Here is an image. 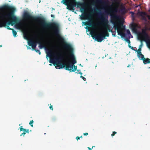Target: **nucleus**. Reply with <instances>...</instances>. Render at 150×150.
I'll list each match as a JSON object with an SVG mask.
<instances>
[{"label": "nucleus", "instance_id": "nucleus-11", "mask_svg": "<svg viewBox=\"0 0 150 150\" xmlns=\"http://www.w3.org/2000/svg\"><path fill=\"white\" fill-rule=\"evenodd\" d=\"M37 40L36 41H34L33 40H31L28 41V45L30 46H31L33 50H35L37 45Z\"/></svg>", "mask_w": 150, "mask_h": 150}, {"label": "nucleus", "instance_id": "nucleus-22", "mask_svg": "<svg viewBox=\"0 0 150 150\" xmlns=\"http://www.w3.org/2000/svg\"><path fill=\"white\" fill-rule=\"evenodd\" d=\"M137 56L141 60L143 59V58H144V56L143 54H142V53L140 54H138Z\"/></svg>", "mask_w": 150, "mask_h": 150}, {"label": "nucleus", "instance_id": "nucleus-18", "mask_svg": "<svg viewBox=\"0 0 150 150\" xmlns=\"http://www.w3.org/2000/svg\"><path fill=\"white\" fill-rule=\"evenodd\" d=\"M120 10L123 14H125L126 13V8L124 6H122L120 8Z\"/></svg>", "mask_w": 150, "mask_h": 150}, {"label": "nucleus", "instance_id": "nucleus-3", "mask_svg": "<svg viewBox=\"0 0 150 150\" xmlns=\"http://www.w3.org/2000/svg\"><path fill=\"white\" fill-rule=\"evenodd\" d=\"M117 12V8L110 11V21L113 25L114 29L117 30L118 35H120L122 38H124L125 36V34L124 32L125 30V26L121 23L120 26H119L118 21L119 19V17L116 13Z\"/></svg>", "mask_w": 150, "mask_h": 150}, {"label": "nucleus", "instance_id": "nucleus-8", "mask_svg": "<svg viewBox=\"0 0 150 150\" xmlns=\"http://www.w3.org/2000/svg\"><path fill=\"white\" fill-rule=\"evenodd\" d=\"M92 37L93 39H94L95 40L98 42H101L105 39L104 36L102 33H98Z\"/></svg>", "mask_w": 150, "mask_h": 150}, {"label": "nucleus", "instance_id": "nucleus-36", "mask_svg": "<svg viewBox=\"0 0 150 150\" xmlns=\"http://www.w3.org/2000/svg\"><path fill=\"white\" fill-rule=\"evenodd\" d=\"M80 77L82 78L83 79L84 81H86V78H85V77H83V76H81Z\"/></svg>", "mask_w": 150, "mask_h": 150}, {"label": "nucleus", "instance_id": "nucleus-27", "mask_svg": "<svg viewBox=\"0 0 150 150\" xmlns=\"http://www.w3.org/2000/svg\"><path fill=\"white\" fill-rule=\"evenodd\" d=\"M63 1H64V4L66 6H68V4L69 3L70 1H65V0H63Z\"/></svg>", "mask_w": 150, "mask_h": 150}, {"label": "nucleus", "instance_id": "nucleus-37", "mask_svg": "<svg viewBox=\"0 0 150 150\" xmlns=\"http://www.w3.org/2000/svg\"><path fill=\"white\" fill-rule=\"evenodd\" d=\"M128 46L129 48H131L132 50H135V49H134L133 47L129 45H128Z\"/></svg>", "mask_w": 150, "mask_h": 150}, {"label": "nucleus", "instance_id": "nucleus-19", "mask_svg": "<svg viewBox=\"0 0 150 150\" xmlns=\"http://www.w3.org/2000/svg\"><path fill=\"white\" fill-rule=\"evenodd\" d=\"M20 131H25L27 133H29V129H24L23 128V126H21L20 127Z\"/></svg>", "mask_w": 150, "mask_h": 150}, {"label": "nucleus", "instance_id": "nucleus-15", "mask_svg": "<svg viewBox=\"0 0 150 150\" xmlns=\"http://www.w3.org/2000/svg\"><path fill=\"white\" fill-rule=\"evenodd\" d=\"M139 15L142 18V19L146 21H147L146 16V13L144 12H141L139 13Z\"/></svg>", "mask_w": 150, "mask_h": 150}, {"label": "nucleus", "instance_id": "nucleus-2", "mask_svg": "<svg viewBox=\"0 0 150 150\" xmlns=\"http://www.w3.org/2000/svg\"><path fill=\"white\" fill-rule=\"evenodd\" d=\"M13 11L11 10L12 11L8 13L3 12L4 11H0V27L7 26L6 22L1 23V21H5L9 20L7 23L8 25H11L12 26L16 24L15 26L17 28L20 29L22 28V24L19 22L18 18L14 15L13 11L14 10L13 7Z\"/></svg>", "mask_w": 150, "mask_h": 150}, {"label": "nucleus", "instance_id": "nucleus-47", "mask_svg": "<svg viewBox=\"0 0 150 150\" xmlns=\"http://www.w3.org/2000/svg\"><path fill=\"white\" fill-rule=\"evenodd\" d=\"M95 147V146H92V147L91 148L92 149H93V148L94 147Z\"/></svg>", "mask_w": 150, "mask_h": 150}, {"label": "nucleus", "instance_id": "nucleus-21", "mask_svg": "<svg viewBox=\"0 0 150 150\" xmlns=\"http://www.w3.org/2000/svg\"><path fill=\"white\" fill-rule=\"evenodd\" d=\"M52 51L48 50V52H47V56H48L50 58L51 56L52 53Z\"/></svg>", "mask_w": 150, "mask_h": 150}, {"label": "nucleus", "instance_id": "nucleus-29", "mask_svg": "<svg viewBox=\"0 0 150 150\" xmlns=\"http://www.w3.org/2000/svg\"><path fill=\"white\" fill-rule=\"evenodd\" d=\"M23 35L24 38L25 39H28V34L27 33H24Z\"/></svg>", "mask_w": 150, "mask_h": 150}, {"label": "nucleus", "instance_id": "nucleus-32", "mask_svg": "<svg viewBox=\"0 0 150 150\" xmlns=\"http://www.w3.org/2000/svg\"><path fill=\"white\" fill-rule=\"evenodd\" d=\"M125 40L128 42L129 45L130 44V41L129 39H125Z\"/></svg>", "mask_w": 150, "mask_h": 150}, {"label": "nucleus", "instance_id": "nucleus-38", "mask_svg": "<svg viewBox=\"0 0 150 150\" xmlns=\"http://www.w3.org/2000/svg\"><path fill=\"white\" fill-rule=\"evenodd\" d=\"M7 28L8 29L10 30H13V28H11L9 27V26L8 25L7 26Z\"/></svg>", "mask_w": 150, "mask_h": 150}, {"label": "nucleus", "instance_id": "nucleus-31", "mask_svg": "<svg viewBox=\"0 0 150 150\" xmlns=\"http://www.w3.org/2000/svg\"><path fill=\"white\" fill-rule=\"evenodd\" d=\"M126 32H127V34L128 35H131L130 32V31H129V30H128V29L127 30H126Z\"/></svg>", "mask_w": 150, "mask_h": 150}, {"label": "nucleus", "instance_id": "nucleus-33", "mask_svg": "<svg viewBox=\"0 0 150 150\" xmlns=\"http://www.w3.org/2000/svg\"><path fill=\"white\" fill-rule=\"evenodd\" d=\"M117 133V132L115 131L113 132L111 134V136H114L115 134Z\"/></svg>", "mask_w": 150, "mask_h": 150}, {"label": "nucleus", "instance_id": "nucleus-49", "mask_svg": "<svg viewBox=\"0 0 150 150\" xmlns=\"http://www.w3.org/2000/svg\"><path fill=\"white\" fill-rule=\"evenodd\" d=\"M80 71V70H77V71Z\"/></svg>", "mask_w": 150, "mask_h": 150}, {"label": "nucleus", "instance_id": "nucleus-13", "mask_svg": "<svg viewBox=\"0 0 150 150\" xmlns=\"http://www.w3.org/2000/svg\"><path fill=\"white\" fill-rule=\"evenodd\" d=\"M137 25L132 23L131 25V27L132 29V31L134 33H137Z\"/></svg>", "mask_w": 150, "mask_h": 150}, {"label": "nucleus", "instance_id": "nucleus-24", "mask_svg": "<svg viewBox=\"0 0 150 150\" xmlns=\"http://www.w3.org/2000/svg\"><path fill=\"white\" fill-rule=\"evenodd\" d=\"M102 2V0H96V1H93V3L94 4L96 3H101Z\"/></svg>", "mask_w": 150, "mask_h": 150}, {"label": "nucleus", "instance_id": "nucleus-46", "mask_svg": "<svg viewBox=\"0 0 150 150\" xmlns=\"http://www.w3.org/2000/svg\"><path fill=\"white\" fill-rule=\"evenodd\" d=\"M113 1H117L118 0H113Z\"/></svg>", "mask_w": 150, "mask_h": 150}, {"label": "nucleus", "instance_id": "nucleus-6", "mask_svg": "<svg viewBox=\"0 0 150 150\" xmlns=\"http://www.w3.org/2000/svg\"><path fill=\"white\" fill-rule=\"evenodd\" d=\"M76 5L77 6V7H80V11L83 13L86 11V6H88V4L86 3L74 1L73 4H71L68 6L67 8L71 10L73 8L74 6H75Z\"/></svg>", "mask_w": 150, "mask_h": 150}, {"label": "nucleus", "instance_id": "nucleus-5", "mask_svg": "<svg viewBox=\"0 0 150 150\" xmlns=\"http://www.w3.org/2000/svg\"><path fill=\"white\" fill-rule=\"evenodd\" d=\"M100 24L104 28V31L102 33H103L105 39L106 36H109V34L108 32H112V31L110 29L108 15L103 14L100 17Z\"/></svg>", "mask_w": 150, "mask_h": 150}, {"label": "nucleus", "instance_id": "nucleus-45", "mask_svg": "<svg viewBox=\"0 0 150 150\" xmlns=\"http://www.w3.org/2000/svg\"><path fill=\"white\" fill-rule=\"evenodd\" d=\"M79 137H80V138H82L83 137L82 136H81Z\"/></svg>", "mask_w": 150, "mask_h": 150}, {"label": "nucleus", "instance_id": "nucleus-26", "mask_svg": "<svg viewBox=\"0 0 150 150\" xmlns=\"http://www.w3.org/2000/svg\"><path fill=\"white\" fill-rule=\"evenodd\" d=\"M12 30V32H13V36L14 37H16V35H17L16 32V31H15L13 29Z\"/></svg>", "mask_w": 150, "mask_h": 150}, {"label": "nucleus", "instance_id": "nucleus-50", "mask_svg": "<svg viewBox=\"0 0 150 150\" xmlns=\"http://www.w3.org/2000/svg\"><path fill=\"white\" fill-rule=\"evenodd\" d=\"M2 45H0V47H2Z\"/></svg>", "mask_w": 150, "mask_h": 150}, {"label": "nucleus", "instance_id": "nucleus-52", "mask_svg": "<svg viewBox=\"0 0 150 150\" xmlns=\"http://www.w3.org/2000/svg\"><path fill=\"white\" fill-rule=\"evenodd\" d=\"M149 44H150V42H149Z\"/></svg>", "mask_w": 150, "mask_h": 150}, {"label": "nucleus", "instance_id": "nucleus-17", "mask_svg": "<svg viewBox=\"0 0 150 150\" xmlns=\"http://www.w3.org/2000/svg\"><path fill=\"white\" fill-rule=\"evenodd\" d=\"M142 60L143 61V63L144 64L150 63V59L148 58H144Z\"/></svg>", "mask_w": 150, "mask_h": 150}, {"label": "nucleus", "instance_id": "nucleus-14", "mask_svg": "<svg viewBox=\"0 0 150 150\" xmlns=\"http://www.w3.org/2000/svg\"><path fill=\"white\" fill-rule=\"evenodd\" d=\"M42 38L37 39V42L39 44V47L40 48H42L44 47V44L42 42Z\"/></svg>", "mask_w": 150, "mask_h": 150}, {"label": "nucleus", "instance_id": "nucleus-20", "mask_svg": "<svg viewBox=\"0 0 150 150\" xmlns=\"http://www.w3.org/2000/svg\"><path fill=\"white\" fill-rule=\"evenodd\" d=\"M74 64L72 68H69V69H71V70L72 71L74 72L77 70V66H75Z\"/></svg>", "mask_w": 150, "mask_h": 150}, {"label": "nucleus", "instance_id": "nucleus-1", "mask_svg": "<svg viewBox=\"0 0 150 150\" xmlns=\"http://www.w3.org/2000/svg\"><path fill=\"white\" fill-rule=\"evenodd\" d=\"M23 17L26 20H31L39 22L44 29L51 28L53 30L54 34L58 38L63 44L64 48L68 52V57L67 56L66 57V59L68 60V62L64 64L62 63L60 61L62 59V58L61 57L56 58V62L54 63L56 65L55 67L57 69H63L65 67V69L66 70L71 71V69L69 68H72L73 64H75L77 62L74 54L73 49L72 45L67 43L59 34V25L55 22H48L43 17L40 16H35L27 12L24 13Z\"/></svg>", "mask_w": 150, "mask_h": 150}, {"label": "nucleus", "instance_id": "nucleus-30", "mask_svg": "<svg viewBox=\"0 0 150 150\" xmlns=\"http://www.w3.org/2000/svg\"><path fill=\"white\" fill-rule=\"evenodd\" d=\"M35 50L36 52L38 53L40 55L41 54V52L39 50L36 49H35Z\"/></svg>", "mask_w": 150, "mask_h": 150}, {"label": "nucleus", "instance_id": "nucleus-4", "mask_svg": "<svg viewBox=\"0 0 150 150\" xmlns=\"http://www.w3.org/2000/svg\"><path fill=\"white\" fill-rule=\"evenodd\" d=\"M100 24L104 28V31L102 33H103L105 39L106 36H109V34L108 32H112V31L110 29L108 15L103 14L100 17Z\"/></svg>", "mask_w": 150, "mask_h": 150}, {"label": "nucleus", "instance_id": "nucleus-28", "mask_svg": "<svg viewBox=\"0 0 150 150\" xmlns=\"http://www.w3.org/2000/svg\"><path fill=\"white\" fill-rule=\"evenodd\" d=\"M34 121L33 120H32L30 121V122H29V124L30 125L31 127H33V123Z\"/></svg>", "mask_w": 150, "mask_h": 150}, {"label": "nucleus", "instance_id": "nucleus-42", "mask_svg": "<svg viewBox=\"0 0 150 150\" xmlns=\"http://www.w3.org/2000/svg\"><path fill=\"white\" fill-rule=\"evenodd\" d=\"M88 149L89 150H92V148H90L89 147H88Z\"/></svg>", "mask_w": 150, "mask_h": 150}, {"label": "nucleus", "instance_id": "nucleus-12", "mask_svg": "<svg viewBox=\"0 0 150 150\" xmlns=\"http://www.w3.org/2000/svg\"><path fill=\"white\" fill-rule=\"evenodd\" d=\"M85 24L87 26L91 27L93 28H95V25L93 23L92 20H90L88 22H85Z\"/></svg>", "mask_w": 150, "mask_h": 150}, {"label": "nucleus", "instance_id": "nucleus-51", "mask_svg": "<svg viewBox=\"0 0 150 150\" xmlns=\"http://www.w3.org/2000/svg\"><path fill=\"white\" fill-rule=\"evenodd\" d=\"M132 14H133V12H132Z\"/></svg>", "mask_w": 150, "mask_h": 150}, {"label": "nucleus", "instance_id": "nucleus-44", "mask_svg": "<svg viewBox=\"0 0 150 150\" xmlns=\"http://www.w3.org/2000/svg\"><path fill=\"white\" fill-rule=\"evenodd\" d=\"M51 17H54V15H52V14H51Z\"/></svg>", "mask_w": 150, "mask_h": 150}, {"label": "nucleus", "instance_id": "nucleus-25", "mask_svg": "<svg viewBox=\"0 0 150 150\" xmlns=\"http://www.w3.org/2000/svg\"><path fill=\"white\" fill-rule=\"evenodd\" d=\"M134 51H136L137 52V54H140L141 53V49H140V48H139V49L137 50H134Z\"/></svg>", "mask_w": 150, "mask_h": 150}, {"label": "nucleus", "instance_id": "nucleus-39", "mask_svg": "<svg viewBox=\"0 0 150 150\" xmlns=\"http://www.w3.org/2000/svg\"><path fill=\"white\" fill-rule=\"evenodd\" d=\"M50 109L52 110H53V107H52V105H50Z\"/></svg>", "mask_w": 150, "mask_h": 150}, {"label": "nucleus", "instance_id": "nucleus-16", "mask_svg": "<svg viewBox=\"0 0 150 150\" xmlns=\"http://www.w3.org/2000/svg\"><path fill=\"white\" fill-rule=\"evenodd\" d=\"M141 42V44L140 45L139 47V48H140V49H141L143 45V43L142 42L143 41H144L145 42H146L147 43V45L149 46H150V45L149 44V42H150V41H149V42H147V41L146 40H141V39H138Z\"/></svg>", "mask_w": 150, "mask_h": 150}, {"label": "nucleus", "instance_id": "nucleus-7", "mask_svg": "<svg viewBox=\"0 0 150 150\" xmlns=\"http://www.w3.org/2000/svg\"><path fill=\"white\" fill-rule=\"evenodd\" d=\"M138 39L145 40L149 41V37L145 30H142V33H140L137 35Z\"/></svg>", "mask_w": 150, "mask_h": 150}, {"label": "nucleus", "instance_id": "nucleus-40", "mask_svg": "<svg viewBox=\"0 0 150 150\" xmlns=\"http://www.w3.org/2000/svg\"><path fill=\"white\" fill-rule=\"evenodd\" d=\"M88 134V133L87 132L84 133H83V135L84 136H87Z\"/></svg>", "mask_w": 150, "mask_h": 150}, {"label": "nucleus", "instance_id": "nucleus-23", "mask_svg": "<svg viewBox=\"0 0 150 150\" xmlns=\"http://www.w3.org/2000/svg\"><path fill=\"white\" fill-rule=\"evenodd\" d=\"M58 57H56L54 59H50V62L51 63L53 64L54 65H56L55 64H54L55 62H56V60H55L56 58H58Z\"/></svg>", "mask_w": 150, "mask_h": 150}, {"label": "nucleus", "instance_id": "nucleus-9", "mask_svg": "<svg viewBox=\"0 0 150 150\" xmlns=\"http://www.w3.org/2000/svg\"><path fill=\"white\" fill-rule=\"evenodd\" d=\"M13 10V7L8 4H5L0 7V11L11 10Z\"/></svg>", "mask_w": 150, "mask_h": 150}, {"label": "nucleus", "instance_id": "nucleus-43", "mask_svg": "<svg viewBox=\"0 0 150 150\" xmlns=\"http://www.w3.org/2000/svg\"><path fill=\"white\" fill-rule=\"evenodd\" d=\"M77 74H79L81 75H82V73L81 72H79V73H77Z\"/></svg>", "mask_w": 150, "mask_h": 150}, {"label": "nucleus", "instance_id": "nucleus-35", "mask_svg": "<svg viewBox=\"0 0 150 150\" xmlns=\"http://www.w3.org/2000/svg\"><path fill=\"white\" fill-rule=\"evenodd\" d=\"M149 12H150V8L149 9ZM146 16L148 18V19H149V20H150V15H146Z\"/></svg>", "mask_w": 150, "mask_h": 150}, {"label": "nucleus", "instance_id": "nucleus-34", "mask_svg": "<svg viewBox=\"0 0 150 150\" xmlns=\"http://www.w3.org/2000/svg\"><path fill=\"white\" fill-rule=\"evenodd\" d=\"M24 132L21 134L20 135V136L23 135V137L25 136V134H26V132L25 131H23Z\"/></svg>", "mask_w": 150, "mask_h": 150}, {"label": "nucleus", "instance_id": "nucleus-10", "mask_svg": "<svg viewBox=\"0 0 150 150\" xmlns=\"http://www.w3.org/2000/svg\"><path fill=\"white\" fill-rule=\"evenodd\" d=\"M84 12L83 14L81 16V20L88 19L90 20L91 18V16L90 14H88L86 12Z\"/></svg>", "mask_w": 150, "mask_h": 150}, {"label": "nucleus", "instance_id": "nucleus-41", "mask_svg": "<svg viewBox=\"0 0 150 150\" xmlns=\"http://www.w3.org/2000/svg\"><path fill=\"white\" fill-rule=\"evenodd\" d=\"M76 139L77 140H78V139H79L80 138V137H78V136H77V137H76Z\"/></svg>", "mask_w": 150, "mask_h": 150}, {"label": "nucleus", "instance_id": "nucleus-48", "mask_svg": "<svg viewBox=\"0 0 150 150\" xmlns=\"http://www.w3.org/2000/svg\"><path fill=\"white\" fill-rule=\"evenodd\" d=\"M54 56H56V54H54Z\"/></svg>", "mask_w": 150, "mask_h": 150}]
</instances>
